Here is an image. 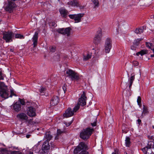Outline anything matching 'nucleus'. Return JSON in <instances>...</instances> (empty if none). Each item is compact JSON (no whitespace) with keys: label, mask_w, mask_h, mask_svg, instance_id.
<instances>
[{"label":"nucleus","mask_w":154,"mask_h":154,"mask_svg":"<svg viewBox=\"0 0 154 154\" xmlns=\"http://www.w3.org/2000/svg\"><path fill=\"white\" fill-rule=\"evenodd\" d=\"M148 113V109L147 107L146 106H145L143 105L142 113H144V114H145Z\"/></svg>","instance_id":"30"},{"label":"nucleus","mask_w":154,"mask_h":154,"mask_svg":"<svg viewBox=\"0 0 154 154\" xmlns=\"http://www.w3.org/2000/svg\"><path fill=\"white\" fill-rule=\"evenodd\" d=\"M15 37L16 38H24L23 36L20 34H16L15 35Z\"/></svg>","instance_id":"33"},{"label":"nucleus","mask_w":154,"mask_h":154,"mask_svg":"<svg viewBox=\"0 0 154 154\" xmlns=\"http://www.w3.org/2000/svg\"><path fill=\"white\" fill-rule=\"evenodd\" d=\"M55 49L56 47H55L51 46L50 47V50L52 52H54L55 51Z\"/></svg>","instance_id":"37"},{"label":"nucleus","mask_w":154,"mask_h":154,"mask_svg":"<svg viewBox=\"0 0 154 154\" xmlns=\"http://www.w3.org/2000/svg\"><path fill=\"white\" fill-rule=\"evenodd\" d=\"M81 9H83L84 7V6H81L80 7Z\"/></svg>","instance_id":"56"},{"label":"nucleus","mask_w":154,"mask_h":154,"mask_svg":"<svg viewBox=\"0 0 154 154\" xmlns=\"http://www.w3.org/2000/svg\"><path fill=\"white\" fill-rule=\"evenodd\" d=\"M84 15V14H70L69 15V17L71 19H74L75 21V23H77L81 21V18Z\"/></svg>","instance_id":"7"},{"label":"nucleus","mask_w":154,"mask_h":154,"mask_svg":"<svg viewBox=\"0 0 154 154\" xmlns=\"http://www.w3.org/2000/svg\"><path fill=\"white\" fill-rule=\"evenodd\" d=\"M33 124H32L33 125H35V124H37L38 123V122H34V121H33Z\"/></svg>","instance_id":"53"},{"label":"nucleus","mask_w":154,"mask_h":154,"mask_svg":"<svg viewBox=\"0 0 154 154\" xmlns=\"http://www.w3.org/2000/svg\"><path fill=\"white\" fill-rule=\"evenodd\" d=\"M45 91V88H44L42 87L41 89L40 90V92L41 94L44 93Z\"/></svg>","instance_id":"39"},{"label":"nucleus","mask_w":154,"mask_h":154,"mask_svg":"<svg viewBox=\"0 0 154 154\" xmlns=\"http://www.w3.org/2000/svg\"><path fill=\"white\" fill-rule=\"evenodd\" d=\"M2 73V72L0 71V80H3L4 79V77L3 76Z\"/></svg>","instance_id":"47"},{"label":"nucleus","mask_w":154,"mask_h":154,"mask_svg":"<svg viewBox=\"0 0 154 154\" xmlns=\"http://www.w3.org/2000/svg\"><path fill=\"white\" fill-rule=\"evenodd\" d=\"M137 101L138 105L140 107L142 104L141 103V98L140 97L138 96V97Z\"/></svg>","instance_id":"32"},{"label":"nucleus","mask_w":154,"mask_h":154,"mask_svg":"<svg viewBox=\"0 0 154 154\" xmlns=\"http://www.w3.org/2000/svg\"><path fill=\"white\" fill-rule=\"evenodd\" d=\"M38 33L35 32L32 38V41L33 42V45L34 48H35L37 47L38 43Z\"/></svg>","instance_id":"12"},{"label":"nucleus","mask_w":154,"mask_h":154,"mask_svg":"<svg viewBox=\"0 0 154 154\" xmlns=\"http://www.w3.org/2000/svg\"><path fill=\"white\" fill-rule=\"evenodd\" d=\"M50 146L48 140H46L43 143L42 147V149L45 152H47V150H49Z\"/></svg>","instance_id":"16"},{"label":"nucleus","mask_w":154,"mask_h":154,"mask_svg":"<svg viewBox=\"0 0 154 154\" xmlns=\"http://www.w3.org/2000/svg\"><path fill=\"white\" fill-rule=\"evenodd\" d=\"M147 50H142L140 51V52L141 53V56L147 54Z\"/></svg>","instance_id":"36"},{"label":"nucleus","mask_w":154,"mask_h":154,"mask_svg":"<svg viewBox=\"0 0 154 154\" xmlns=\"http://www.w3.org/2000/svg\"><path fill=\"white\" fill-rule=\"evenodd\" d=\"M150 49L152 50L153 48L154 47V45H153V44L152 43H151V46H150Z\"/></svg>","instance_id":"48"},{"label":"nucleus","mask_w":154,"mask_h":154,"mask_svg":"<svg viewBox=\"0 0 154 154\" xmlns=\"http://www.w3.org/2000/svg\"><path fill=\"white\" fill-rule=\"evenodd\" d=\"M71 29L70 27H68L65 29L63 28L58 29L57 30V31L62 34L66 35L67 36H69L70 35Z\"/></svg>","instance_id":"8"},{"label":"nucleus","mask_w":154,"mask_h":154,"mask_svg":"<svg viewBox=\"0 0 154 154\" xmlns=\"http://www.w3.org/2000/svg\"><path fill=\"white\" fill-rule=\"evenodd\" d=\"M146 27L144 26H142L140 28H137L134 32L136 34H141L143 32L144 29H145Z\"/></svg>","instance_id":"21"},{"label":"nucleus","mask_w":154,"mask_h":154,"mask_svg":"<svg viewBox=\"0 0 154 154\" xmlns=\"http://www.w3.org/2000/svg\"><path fill=\"white\" fill-rule=\"evenodd\" d=\"M59 98L57 96H54L51 100L50 104L53 106L56 105L59 103Z\"/></svg>","instance_id":"13"},{"label":"nucleus","mask_w":154,"mask_h":154,"mask_svg":"<svg viewBox=\"0 0 154 154\" xmlns=\"http://www.w3.org/2000/svg\"><path fill=\"white\" fill-rule=\"evenodd\" d=\"M9 91L8 88L2 90L0 91V96L5 99L8 98L9 97Z\"/></svg>","instance_id":"10"},{"label":"nucleus","mask_w":154,"mask_h":154,"mask_svg":"<svg viewBox=\"0 0 154 154\" xmlns=\"http://www.w3.org/2000/svg\"><path fill=\"white\" fill-rule=\"evenodd\" d=\"M19 101L20 102L22 105H25V102L23 100L19 98Z\"/></svg>","instance_id":"42"},{"label":"nucleus","mask_w":154,"mask_h":154,"mask_svg":"<svg viewBox=\"0 0 154 154\" xmlns=\"http://www.w3.org/2000/svg\"><path fill=\"white\" fill-rule=\"evenodd\" d=\"M112 154H116V152H113Z\"/></svg>","instance_id":"59"},{"label":"nucleus","mask_w":154,"mask_h":154,"mask_svg":"<svg viewBox=\"0 0 154 154\" xmlns=\"http://www.w3.org/2000/svg\"><path fill=\"white\" fill-rule=\"evenodd\" d=\"M130 139L129 137H126L125 140V143L127 146L129 147L131 143Z\"/></svg>","instance_id":"28"},{"label":"nucleus","mask_w":154,"mask_h":154,"mask_svg":"<svg viewBox=\"0 0 154 154\" xmlns=\"http://www.w3.org/2000/svg\"><path fill=\"white\" fill-rule=\"evenodd\" d=\"M143 39L142 38H137L133 42V45L135 46H137L139 44V43L140 41H141Z\"/></svg>","instance_id":"26"},{"label":"nucleus","mask_w":154,"mask_h":154,"mask_svg":"<svg viewBox=\"0 0 154 154\" xmlns=\"http://www.w3.org/2000/svg\"><path fill=\"white\" fill-rule=\"evenodd\" d=\"M68 4L73 6L78 7L79 6V4L76 0L69 2L68 3Z\"/></svg>","instance_id":"24"},{"label":"nucleus","mask_w":154,"mask_h":154,"mask_svg":"<svg viewBox=\"0 0 154 154\" xmlns=\"http://www.w3.org/2000/svg\"><path fill=\"white\" fill-rule=\"evenodd\" d=\"M151 57H154V54H153V55H151Z\"/></svg>","instance_id":"58"},{"label":"nucleus","mask_w":154,"mask_h":154,"mask_svg":"<svg viewBox=\"0 0 154 154\" xmlns=\"http://www.w3.org/2000/svg\"><path fill=\"white\" fill-rule=\"evenodd\" d=\"M150 49L152 50L153 48L154 47V45H153V44L152 43H151V46H150Z\"/></svg>","instance_id":"49"},{"label":"nucleus","mask_w":154,"mask_h":154,"mask_svg":"<svg viewBox=\"0 0 154 154\" xmlns=\"http://www.w3.org/2000/svg\"><path fill=\"white\" fill-rule=\"evenodd\" d=\"M66 73L68 76L71 78L72 80H78L80 79L79 74L74 71L70 69L66 71Z\"/></svg>","instance_id":"2"},{"label":"nucleus","mask_w":154,"mask_h":154,"mask_svg":"<svg viewBox=\"0 0 154 154\" xmlns=\"http://www.w3.org/2000/svg\"><path fill=\"white\" fill-rule=\"evenodd\" d=\"M30 135H29V134H27V135H26V137L27 138H29L30 137Z\"/></svg>","instance_id":"54"},{"label":"nucleus","mask_w":154,"mask_h":154,"mask_svg":"<svg viewBox=\"0 0 154 154\" xmlns=\"http://www.w3.org/2000/svg\"><path fill=\"white\" fill-rule=\"evenodd\" d=\"M140 54L141 55V53H140V51L139 52H138L137 53H136V55L137 56H139Z\"/></svg>","instance_id":"55"},{"label":"nucleus","mask_w":154,"mask_h":154,"mask_svg":"<svg viewBox=\"0 0 154 154\" xmlns=\"http://www.w3.org/2000/svg\"><path fill=\"white\" fill-rule=\"evenodd\" d=\"M66 85L65 84H64L62 87L63 89L64 93L66 91Z\"/></svg>","instance_id":"43"},{"label":"nucleus","mask_w":154,"mask_h":154,"mask_svg":"<svg viewBox=\"0 0 154 154\" xmlns=\"http://www.w3.org/2000/svg\"><path fill=\"white\" fill-rule=\"evenodd\" d=\"M135 79L134 75H133L131 74V76L128 80V84L129 85V88H131L133 82Z\"/></svg>","instance_id":"20"},{"label":"nucleus","mask_w":154,"mask_h":154,"mask_svg":"<svg viewBox=\"0 0 154 154\" xmlns=\"http://www.w3.org/2000/svg\"><path fill=\"white\" fill-rule=\"evenodd\" d=\"M91 125L93 127H94V126H96L97 125L96 121H95L93 123H91Z\"/></svg>","instance_id":"46"},{"label":"nucleus","mask_w":154,"mask_h":154,"mask_svg":"<svg viewBox=\"0 0 154 154\" xmlns=\"http://www.w3.org/2000/svg\"><path fill=\"white\" fill-rule=\"evenodd\" d=\"M27 114L30 116H35L36 115L35 109L32 107H29L27 111Z\"/></svg>","instance_id":"14"},{"label":"nucleus","mask_w":154,"mask_h":154,"mask_svg":"<svg viewBox=\"0 0 154 154\" xmlns=\"http://www.w3.org/2000/svg\"><path fill=\"white\" fill-rule=\"evenodd\" d=\"M131 49H132V50H135V47H134V46H131Z\"/></svg>","instance_id":"51"},{"label":"nucleus","mask_w":154,"mask_h":154,"mask_svg":"<svg viewBox=\"0 0 154 154\" xmlns=\"http://www.w3.org/2000/svg\"><path fill=\"white\" fill-rule=\"evenodd\" d=\"M65 132V131L64 130L62 131L60 129H58L57 130V134L55 137V139L56 140L58 139L59 138L60 136Z\"/></svg>","instance_id":"23"},{"label":"nucleus","mask_w":154,"mask_h":154,"mask_svg":"<svg viewBox=\"0 0 154 154\" xmlns=\"http://www.w3.org/2000/svg\"><path fill=\"white\" fill-rule=\"evenodd\" d=\"M13 95L15 96H16V95L14 94V91L12 90H11V94L10 95H9V97H12Z\"/></svg>","instance_id":"41"},{"label":"nucleus","mask_w":154,"mask_h":154,"mask_svg":"<svg viewBox=\"0 0 154 154\" xmlns=\"http://www.w3.org/2000/svg\"><path fill=\"white\" fill-rule=\"evenodd\" d=\"M91 1L95 5V7H99V2L98 0H91Z\"/></svg>","instance_id":"31"},{"label":"nucleus","mask_w":154,"mask_h":154,"mask_svg":"<svg viewBox=\"0 0 154 154\" xmlns=\"http://www.w3.org/2000/svg\"><path fill=\"white\" fill-rule=\"evenodd\" d=\"M0 154H9L7 150L2 149L0 152Z\"/></svg>","instance_id":"34"},{"label":"nucleus","mask_w":154,"mask_h":154,"mask_svg":"<svg viewBox=\"0 0 154 154\" xmlns=\"http://www.w3.org/2000/svg\"><path fill=\"white\" fill-rule=\"evenodd\" d=\"M33 120V119H30L29 120H27L25 122H26L28 124H30L31 125H32L33 124V122L32 121Z\"/></svg>","instance_id":"35"},{"label":"nucleus","mask_w":154,"mask_h":154,"mask_svg":"<svg viewBox=\"0 0 154 154\" xmlns=\"http://www.w3.org/2000/svg\"><path fill=\"white\" fill-rule=\"evenodd\" d=\"M73 122V120H72L71 122H64V123L67 126H69Z\"/></svg>","instance_id":"38"},{"label":"nucleus","mask_w":154,"mask_h":154,"mask_svg":"<svg viewBox=\"0 0 154 154\" xmlns=\"http://www.w3.org/2000/svg\"><path fill=\"white\" fill-rule=\"evenodd\" d=\"M17 117L22 121H23L25 122L26 121L28 118L26 114L23 113L18 114L17 115Z\"/></svg>","instance_id":"15"},{"label":"nucleus","mask_w":154,"mask_h":154,"mask_svg":"<svg viewBox=\"0 0 154 154\" xmlns=\"http://www.w3.org/2000/svg\"><path fill=\"white\" fill-rule=\"evenodd\" d=\"M102 37V32L101 29H99L97 33L94 38L93 42L95 44L98 45L100 43Z\"/></svg>","instance_id":"4"},{"label":"nucleus","mask_w":154,"mask_h":154,"mask_svg":"<svg viewBox=\"0 0 154 154\" xmlns=\"http://www.w3.org/2000/svg\"><path fill=\"white\" fill-rule=\"evenodd\" d=\"M128 77H129V74H128Z\"/></svg>","instance_id":"64"},{"label":"nucleus","mask_w":154,"mask_h":154,"mask_svg":"<svg viewBox=\"0 0 154 154\" xmlns=\"http://www.w3.org/2000/svg\"><path fill=\"white\" fill-rule=\"evenodd\" d=\"M14 35V34L11 32H5L3 33V38L7 42H9L12 41V38Z\"/></svg>","instance_id":"3"},{"label":"nucleus","mask_w":154,"mask_h":154,"mask_svg":"<svg viewBox=\"0 0 154 154\" xmlns=\"http://www.w3.org/2000/svg\"><path fill=\"white\" fill-rule=\"evenodd\" d=\"M133 63L134 66H137L138 65V63L136 61H134L133 62Z\"/></svg>","instance_id":"44"},{"label":"nucleus","mask_w":154,"mask_h":154,"mask_svg":"<svg viewBox=\"0 0 154 154\" xmlns=\"http://www.w3.org/2000/svg\"><path fill=\"white\" fill-rule=\"evenodd\" d=\"M52 136L51 134V133L50 132H46L45 134V138L46 140H48V142L52 138Z\"/></svg>","instance_id":"22"},{"label":"nucleus","mask_w":154,"mask_h":154,"mask_svg":"<svg viewBox=\"0 0 154 154\" xmlns=\"http://www.w3.org/2000/svg\"><path fill=\"white\" fill-rule=\"evenodd\" d=\"M125 125H123V126L122 127V131H123V132H125V133H127V131H124V130L123 129H124V126H125Z\"/></svg>","instance_id":"50"},{"label":"nucleus","mask_w":154,"mask_h":154,"mask_svg":"<svg viewBox=\"0 0 154 154\" xmlns=\"http://www.w3.org/2000/svg\"><path fill=\"white\" fill-rule=\"evenodd\" d=\"M153 128H154V126H152Z\"/></svg>","instance_id":"62"},{"label":"nucleus","mask_w":154,"mask_h":154,"mask_svg":"<svg viewBox=\"0 0 154 154\" xmlns=\"http://www.w3.org/2000/svg\"><path fill=\"white\" fill-rule=\"evenodd\" d=\"M59 11L61 15L64 17H66L68 14V11L66 9L61 8L59 9Z\"/></svg>","instance_id":"19"},{"label":"nucleus","mask_w":154,"mask_h":154,"mask_svg":"<svg viewBox=\"0 0 154 154\" xmlns=\"http://www.w3.org/2000/svg\"><path fill=\"white\" fill-rule=\"evenodd\" d=\"M92 56V54L91 53H88L87 55H83V60H87L91 58Z\"/></svg>","instance_id":"27"},{"label":"nucleus","mask_w":154,"mask_h":154,"mask_svg":"<svg viewBox=\"0 0 154 154\" xmlns=\"http://www.w3.org/2000/svg\"><path fill=\"white\" fill-rule=\"evenodd\" d=\"M8 3L7 6L5 7L6 11L11 12L14 8L16 6V4L14 1L12 0H8Z\"/></svg>","instance_id":"5"},{"label":"nucleus","mask_w":154,"mask_h":154,"mask_svg":"<svg viewBox=\"0 0 154 154\" xmlns=\"http://www.w3.org/2000/svg\"><path fill=\"white\" fill-rule=\"evenodd\" d=\"M94 130L93 128H90L84 129L80 133V137L83 140H87L91 135Z\"/></svg>","instance_id":"1"},{"label":"nucleus","mask_w":154,"mask_h":154,"mask_svg":"<svg viewBox=\"0 0 154 154\" xmlns=\"http://www.w3.org/2000/svg\"><path fill=\"white\" fill-rule=\"evenodd\" d=\"M74 112L72 109L70 108H68L63 114V116L64 117H69L72 116L74 115Z\"/></svg>","instance_id":"11"},{"label":"nucleus","mask_w":154,"mask_h":154,"mask_svg":"<svg viewBox=\"0 0 154 154\" xmlns=\"http://www.w3.org/2000/svg\"><path fill=\"white\" fill-rule=\"evenodd\" d=\"M7 88V86L6 85L4 82H0V91L3 90Z\"/></svg>","instance_id":"25"},{"label":"nucleus","mask_w":154,"mask_h":154,"mask_svg":"<svg viewBox=\"0 0 154 154\" xmlns=\"http://www.w3.org/2000/svg\"><path fill=\"white\" fill-rule=\"evenodd\" d=\"M79 103H78L77 105L75 106L73 108V111L74 112H76L79 108L80 106Z\"/></svg>","instance_id":"29"},{"label":"nucleus","mask_w":154,"mask_h":154,"mask_svg":"<svg viewBox=\"0 0 154 154\" xmlns=\"http://www.w3.org/2000/svg\"><path fill=\"white\" fill-rule=\"evenodd\" d=\"M16 153L17 154H18L19 153V152H16Z\"/></svg>","instance_id":"61"},{"label":"nucleus","mask_w":154,"mask_h":154,"mask_svg":"<svg viewBox=\"0 0 154 154\" xmlns=\"http://www.w3.org/2000/svg\"><path fill=\"white\" fill-rule=\"evenodd\" d=\"M152 149L151 147L146 146L142 149V150L144 154H153V152L152 151Z\"/></svg>","instance_id":"17"},{"label":"nucleus","mask_w":154,"mask_h":154,"mask_svg":"<svg viewBox=\"0 0 154 154\" xmlns=\"http://www.w3.org/2000/svg\"><path fill=\"white\" fill-rule=\"evenodd\" d=\"M13 108L16 111L18 112L21 109V105L20 104L17 102L14 104Z\"/></svg>","instance_id":"18"},{"label":"nucleus","mask_w":154,"mask_h":154,"mask_svg":"<svg viewBox=\"0 0 154 154\" xmlns=\"http://www.w3.org/2000/svg\"><path fill=\"white\" fill-rule=\"evenodd\" d=\"M138 124L140 125L141 122V120L140 119H138L137 120Z\"/></svg>","instance_id":"52"},{"label":"nucleus","mask_w":154,"mask_h":154,"mask_svg":"<svg viewBox=\"0 0 154 154\" xmlns=\"http://www.w3.org/2000/svg\"><path fill=\"white\" fill-rule=\"evenodd\" d=\"M112 40L109 38H107L105 44V51L106 53H108L112 48Z\"/></svg>","instance_id":"6"},{"label":"nucleus","mask_w":154,"mask_h":154,"mask_svg":"<svg viewBox=\"0 0 154 154\" xmlns=\"http://www.w3.org/2000/svg\"><path fill=\"white\" fill-rule=\"evenodd\" d=\"M49 25L50 26L53 27H55L56 26V24L54 22H52L50 23H49Z\"/></svg>","instance_id":"40"},{"label":"nucleus","mask_w":154,"mask_h":154,"mask_svg":"<svg viewBox=\"0 0 154 154\" xmlns=\"http://www.w3.org/2000/svg\"><path fill=\"white\" fill-rule=\"evenodd\" d=\"M87 97L86 96V93L83 91V94H82L81 97L79 99V103L80 105L84 106L86 104Z\"/></svg>","instance_id":"9"},{"label":"nucleus","mask_w":154,"mask_h":154,"mask_svg":"<svg viewBox=\"0 0 154 154\" xmlns=\"http://www.w3.org/2000/svg\"><path fill=\"white\" fill-rule=\"evenodd\" d=\"M146 47H148L150 49V46H151V43L146 42Z\"/></svg>","instance_id":"45"},{"label":"nucleus","mask_w":154,"mask_h":154,"mask_svg":"<svg viewBox=\"0 0 154 154\" xmlns=\"http://www.w3.org/2000/svg\"><path fill=\"white\" fill-rule=\"evenodd\" d=\"M5 4L6 5V4H7L6 3H5Z\"/></svg>","instance_id":"63"},{"label":"nucleus","mask_w":154,"mask_h":154,"mask_svg":"<svg viewBox=\"0 0 154 154\" xmlns=\"http://www.w3.org/2000/svg\"><path fill=\"white\" fill-rule=\"evenodd\" d=\"M152 51H153V52H154V48H153V49L152 50Z\"/></svg>","instance_id":"60"},{"label":"nucleus","mask_w":154,"mask_h":154,"mask_svg":"<svg viewBox=\"0 0 154 154\" xmlns=\"http://www.w3.org/2000/svg\"><path fill=\"white\" fill-rule=\"evenodd\" d=\"M10 51H12V52H13V49H10Z\"/></svg>","instance_id":"57"}]
</instances>
